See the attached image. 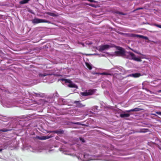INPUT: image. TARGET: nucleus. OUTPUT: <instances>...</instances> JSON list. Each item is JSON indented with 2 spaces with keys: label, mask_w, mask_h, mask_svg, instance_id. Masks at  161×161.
<instances>
[{
  "label": "nucleus",
  "mask_w": 161,
  "mask_h": 161,
  "mask_svg": "<svg viewBox=\"0 0 161 161\" xmlns=\"http://www.w3.org/2000/svg\"><path fill=\"white\" fill-rule=\"evenodd\" d=\"M115 55L118 56H121L125 55L126 58L129 59L133 60L137 62L142 61L140 57H136L133 53L131 52H125L124 50L121 47H120L119 51L115 52Z\"/></svg>",
  "instance_id": "f257e3e1"
},
{
  "label": "nucleus",
  "mask_w": 161,
  "mask_h": 161,
  "mask_svg": "<svg viewBox=\"0 0 161 161\" xmlns=\"http://www.w3.org/2000/svg\"><path fill=\"white\" fill-rule=\"evenodd\" d=\"M83 161H89L97 159V157L94 155H92L89 153H86L83 155Z\"/></svg>",
  "instance_id": "f03ea898"
},
{
  "label": "nucleus",
  "mask_w": 161,
  "mask_h": 161,
  "mask_svg": "<svg viewBox=\"0 0 161 161\" xmlns=\"http://www.w3.org/2000/svg\"><path fill=\"white\" fill-rule=\"evenodd\" d=\"M62 81H64L69 87H70L75 88H77V86L73 83L72 81L69 80L64 79H62L61 80Z\"/></svg>",
  "instance_id": "7ed1b4c3"
},
{
  "label": "nucleus",
  "mask_w": 161,
  "mask_h": 161,
  "mask_svg": "<svg viewBox=\"0 0 161 161\" xmlns=\"http://www.w3.org/2000/svg\"><path fill=\"white\" fill-rule=\"evenodd\" d=\"M110 46L108 45H105L98 46L97 49L100 52L106 50L110 47Z\"/></svg>",
  "instance_id": "20e7f679"
},
{
  "label": "nucleus",
  "mask_w": 161,
  "mask_h": 161,
  "mask_svg": "<svg viewBox=\"0 0 161 161\" xmlns=\"http://www.w3.org/2000/svg\"><path fill=\"white\" fill-rule=\"evenodd\" d=\"M32 22L33 23L37 24L41 23H49V22L45 19L35 18L33 20Z\"/></svg>",
  "instance_id": "39448f33"
},
{
  "label": "nucleus",
  "mask_w": 161,
  "mask_h": 161,
  "mask_svg": "<svg viewBox=\"0 0 161 161\" xmlns=\"http://www.w3.org/2000/svg\"><path fill=\"white\" fill-rule=\"evenodd\" d=\"M94 92L95 91L94 90H90L84 92H81L80 94L83 96H86L93 94Z\"/></svg>",
  "instance_id": "423d86ee"
},
{
  "label": "nucleus",
  "mask_w": 161,
  "mask_h": 161,
  "mask_svg": "<svg viewBox=\"0 0 161 161\" xmlns=\"http://www.w3.org/2000/svg\"><path fill=\"white\" fill-rule=\"evenodd\" d=\"M143 74L140 73H136L129 75L128 76L132 77L134 78L138 77L141 76H142Z\"/></svg>",
  "instance_id": "0eeeda50"
},
{
  "label": "nucleus",
  "mask_w": 161,
  "mask_h": 161,
  "mask_svg": "<svg viewBox=\"0 0 161 161\" xmlns=\"http://www.w3.org/2000/svg\"><path fill=\"white\" fill-rule=\"evenodd\" d=\"M74 103H75L76 106L79 108H81L85 106V104H83L80 101H75Z\"/></svg>",
  "instance_id": "6e6552de"
},
{
  "label": "nucleus",
  "mask_w": 161,
  "mask_h": 161,
  "mask_svg": "<svg viewBox=\"0 0 161 161\" xmlns=\"http://www.w3.org/2000/svg\"><path fill=\"white\" fill-rule=\"evenodd\" d=\"M49 75H50L52 76L51 75H50L49 74H48L47 73H44L43 74H39V77L40 78H43L44 77L46 76H48Z\"/></svg>",
  "instance_id": "1a4fd4ad"
},
{
  "label": "nucleus",
  "mask_w": 161,
  "mask_h": 161,
  "mask_svg": "<svg viewBox=\"0 0 161 161\" xmlns=\"http://www.w3.org/2000/svg\"><path fill=\"white\" fill-rule=\"evenodd\" d=\"M135 36L137 37L140 38L144 39L145 40H147L148 38L147 36H144L142 35H139L135 34L134 36Z\"/></svg>",
  "instance_id": "9d476101"
},
{
  "label": "nucleus",
  "mask_w": 161,
  "mask_h": 161,
  "mask_svg": "<svg viewBox=\"0 0 161 161\" xmlns=\"http://www.w3.org/2000/svg\"><path fill=\"white\" fill-rule=\"evenodd\" d=\"M141 110L140 109L138 108H135L134 109H131L130 110L127 111L128 112H130L131 111H138Z\"/></svg>",
  "instance_id": "9b49d317"
},
{
  "label": "nucleus",
  "mask_w": 161,
  "mask_h": 161,
  "mask_svg": "<svg viewBox=\"0 0 161 161\" xmlns=\"http://www.w3.org/2000/svg\"><path fill=\"white\" fill-rule=\"evenodd\" d=\"M30 0H23L19 2V3L21 4H25L27 3Z\"/></svg>",
  "instance_id": "f8f14e48"
},
{
  "label": "nucleus",
  "mask_w": 161,
  "mask_h": 161,
  "mask_svg": "<svg viewBox=\"0 0 161 161\" xmlns=\"http://www.w3.org/2000/svg\"><path fill=\"white\" fill-rule=\"evenodd\" d=\"M129 115H130L128 114H120V117L122 118L128 117Z\"/></svg>",
  "instance_id": "ddd939ff"
},
{
  "label": "nucleus",
  "mask_w": 161,
  "mask_h": 161,
  "mask_svg": "<svg viewBox=\"0 0 161 161\" xmlns=\"http://www.w3.org/2000/svg\"><path fill=\"white\" fill-rule=\"evenodd\" d=\"M48 138L46 136H42V137H38L39 139L40 140H46V139H48Z\"/></svg>",
  "instance_id": "4468645a"
},
{
  "label": "nucleus",
  "mask_w": 161,
  "mask_h": 161,
  "mask_svg": "<svg viewBox=\"0 0 161 161\" xmlns=\"http://www.w3.org/2000/svg\"><path fill=\"white\" fill-rule=\"evenodd\" d=\"M86 65L87 67L89 69H92V67L91 65L89 64L88 63H86Z\"/></svg>",
  "instance_id": "2eb2a0df"
},
{
  "label": "nucleus",
  "mask_w": 161,
  "mask_h": 161,
  "mask_svg": "<svg viewBox=\"0 0 161 161\" xmlns=\"http://www.w3.org/2000/svg\"><path fill=\"white\" fill-rule=\"evenodd\" d=\"M97 106H94L92 108V110L94 111H96V110H97Z\"/></svg>",
  "instance_id": "dca6fc26"
},
{
  "label": "nucleus",
  "mask_w": 161,
  "mask_h": 161,
  "mask_svg": "<svg viewBox=\"0 0 161 161\" xmlns=\"http://www.w3.org/2000/svg\"><path fill=\"white\" fill-rule=\"evenodd\" d=\"M28 149L31 151L35 152V151H34L33 150V147H31V146H30L29 147Z\"/></svg>",
  "instance_id": "f3484780"
},
{
  "label": "nucleus",
  "mask_w": 161,
  "mask_h": 161,
  "mask_svg": "<svg viewBox=\"0 0 161 161\" xmlns=\"http://www.w3.org/2000/svg\"><path fill=\"white\" fill-rule=\"evenodd\" d=\"M153 25L157 27L161 28V25H158L156 24H154Z\"/></svg>",
  "instance_id": "a211bd4d"
},
{
  "label": "nucleus",
  "mask_w": 161,
  "mask_h": 161,
  "mask_svg": "<svg viewBox=\"0 0 161 161\" xmlns=\"http://www.w3.org/2000/svg\"><path fill=\"white\" fill-rule=\"evenodd\" d=\"M47 14L51 16H54L55 15V14L54 13H52L48 12L47 13Z\"/></svg>",
  "instance_id": "6ab92c4d"
},
{
  "label": "nucleus",
  "mask_w": 161,
  "mask_h": 161,
  "mask_svg": "<svg viewBox=\"0 0 161 161\" xmlns=\"http://www.w3.org/2000/svg\"><path fill=\"white\" fill-rule=\"evenodd\" d=\"M99 75H107L108 74L105 73V72H103L101 73H98Z\"/></svg>",
  "instance_id": "aec40b11"
},
{
  "label": "nucleus",
  "mask_w": 161,
  "mask_h": 161,
  "mask_svg": "<svg viewBox=\"0 0 161 161\" xmlns=\"http://www.w3.org/2000/svg\"><path fill=\"white\" fill-rule=\"evenodd\" d=\"M80 140L82 142H85L84 140L82 138H80Z\"/></svg>",
  "instance_id": "412c9836"
},
{
  "label": "nucleus",
  "mask_w": 161,
  "mask_h": 161,
  "mask_svg": "<svg viewBox=\"0 0 161 161\" xmlns=\"http://www.w3.org/2000/svg\"><path fill=\"white\" fill-rule=\"evenodd\" d=\"M87 0L90 2L97 3V1H95L93 0Z\"/></svg>",
  "instance_id": "4be33fe9"
},
{
  "label": "nucleus",
  "mask_w": 161,
  "mask_h": 161,
  "mask_svg": "<svg viewBox=\"0 0 161 161\" xmlns=\"http://www.w3.org/2000/svg\"><path fill=\"white\" fill-rule=\"evenodd\" d=\"M156 113L158 115H161V112H156Z\"/></svg>",
  "instance_id": "5701e85b"
},
{
  "label": "nucleus",
  "mask_w": 161,
  "mask_h": 161,
  "mask_svg": "<svg viewBox=\"0 0 161 161\" xmlns=\"http://www.w3.org/2000/svg\"><path fill=\"white\" fill-rule=\"evenodd\" d=\"M0 130L1 131H3V132H5V131H8V130H4V129H1V130Z\"/></svg>",
  "instance_id": "b1692460"
},
{
  "label": "nucleus",
  "mask_w": 161,
  "mask_h": 161,
  "mask_svg": "<svg viewBox=\"0 0 161 161\" xmlns=\"http://www.w3.org/2000/svg\"><path fill=\"white\" fill-rule=\"evenodd\" d=\"M146 90L147 91V92H149L151 94H152L153 93V92L150 91L149 90H148L147 89H146Z\"/></svg>",
  "instance_id": "393cba45"
},
{
  "label": "nucleus",
  "mask_w": 161,
  "mask_h": 161,
  "mask_svg": "<svg viewBox=\"0 0 161 161\" xmlns=\"http://www.w3.org/2000/svg\"><path fill=\"white\" fill-rule=\"evenodd\" d=\"M89 5L90 6H92V7H94V6L93 4H89Z\"/></svg>",
  "instance_id": "a878e982"
},
{
  "label": "nucleus",
  "mask_w": 161,
  "mask_h": 161,
  "mask_svg": "<svg viewBox=\"0 0 161 161\" xmlns=\"http://www.w3.org/2000/svg\"><path fill=\"white\" fill-rule=\"evenodd\" d=\"M64 154H66V155H71V154H69V153H65Z\"/></svg>",
  "instance_id": "bb28decb"
},
{
  "label": "nucleus",
  "mask_w": 161,
  "mask_h": 161,
  "mask_svg": "<svg viewBox=\"0 0 161 161\" xmlns=\"http://www.w3.org/2000/svg\"><path fill=\"white\" fill-rule=\"evenodd\" d=\"M120 14H122V15H125V14H123V13H120Z\"/></svg>",
  "instance_id": "cd10ccee"
},
{
  "label": "nucleus",
  "mask_w": 161,
  "mask_h": 161,
  "mask_svg": "<svg viewBox=\"0 0 161 161\" xmlns=\"http://www.w3.org/2000/svg\"><path fill=\"white\" fill-rule=\"evenodd\" d=\"M158 92H161V90H159Z\"/></svg>",
  "instance_id": "c85d7f7f"
},
{
  "label": "nucleus",
  "mask_w": 161,
  "mask_h": 161,
  "mask_svg": "<svg viewBox=\"0 0 161 161\" xmlns=\"http://www.w3.org/2000/svg\"><path fill=\"white\" fill-rule=\"evenodd\" d=\"M2 149H0V152L2 151Z\"/></svg>",
  "instance_id": "c756f323"
},
{
  "label": "nucleus",
  "mask_w": 161,
  "mask_h": 161,
  "mask_svg": "<svg viewBox=\"0 0 161 161\" xmlns=\"http://www.w3.org/2000/svg\"><path fill=\"white\" fill-rule=\"evenodd\" d=\"M136 52V53H138V54H139V53H137V52Z\"/></svg>",
  "instance_id": "7c9ffc66"
},
{
  "label": "nucleus",
  "mask_w": 161,
  "mask_h": 161,
  "mask_svg": "<svg viewBox=\"0 0 161 161\" xmlns=\"http://www.w3.org/2000/svg\"><path fill=\"white\" fill-rule=\"evenodd\" d=\"M153 114V115H155V114Z\"/></svg>",
  "instance_id": "2f4dec72"
},
{
  "label": "nucleus",
  "mask_w": 161,
  "mask_h": 161,
  "mask_svg": "<svg viewBox=\"0 0 161 161\" xmlns=\"http://www.w3.org/2000/svg\"><path fill=\"white\" fill-rule=\"evenodd\" d=\"M78 124V123H76V124Z\"/></svg>",
  "instance_id": "473e14b6"
},
{
  "label": "nucleus",
  "mask_w": 161,
  "mask_h": 161,
  "mask_svg": "<svg viewBox=\"0 0 161 161\" xmlns=\"http://www.w3.org/2000/svg\"><path fill=\"white\" fill-rule=\"evenodd\" d=\"M132 51H133V50H132ZM134 51V52H135V51Z\"/></svg>",
  "instance_id": "72a5a7b5"
},
{
  "label": "nucleus",
  "mask_w": 161,
  "mask_h": 161,
  "mask_svg": "<svg viewBox=\"0 0 161 161\" xmlns=\"http://www.w3.org/2000/svg\"><path fill=\"white\" fill-rule=\"evenodd\" d=\"M132 51H133V50H132ZM134 51V52H135V51Z\"/></svg>",
  "instance_id": "f704fd0d"
},
{
  "label": "nucleus",
  "mask_w": 161,
  "mask_h": 161,
  "mask_svg": "<svg viewBox=\"0 0 161 161\" xmlns=\"http://www.w3.org/2000/svg\"><path fill=\"white\" fill-rule=\"evenodd\" d=\"M78 159H79V157H78Z\"/></svg>",
  "instance_id": "c9c22d12"
},
{
  "label": "nucleus",
  "mask_w": 161,
  "mask_h": 161,
  "mask_svg": "<svg viewBox=\"0 0 161 161\" xmlns=\"http://www.w3.org/2000/svg\"><path fill=\"white\" fill-rule=\"evenodd\" d=\"M36 95H39V94H36Z\"/></svg>",
  "instance_id": "e433bc0d"
}]
</instances>
